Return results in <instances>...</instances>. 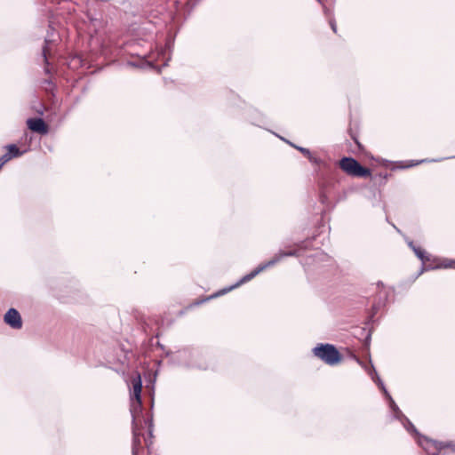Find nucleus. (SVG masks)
Masks as SVG:
<instances>
[{"label": "nucleus", "instance_id": "1", "mask_svg": "<svg viewBox=\"0 0 455 455\" xmlns=\"http://www.w3.org/2000/svg\"><path fill=\"white\" fill-rule=\"evenodd\" d=\"M299 250H291V251H279L270 260L259 264L251 273L243 276L235 284L220 291L213 297L223 295V294L232 291L233 289L239 287L243 283H245L251 281V279H253L256 275H258L262 271H264L267 268L275 266V264H277L278 262H280L284 257H299Z\"/></svg>", "mask_w": 455, "mask_h": 455}, {"label": "nucleus", "instance_id": "2", "mask_svg": "<svg viewBox=\"0 0 455 455\" xmlns=\"http://www.w3.org/2000/svg\"><path fill=\"white\" fill-rule=\"evenodd\" d=\"M312 353L315 357L331 366L339 364L342 360L340 353L331 344L320 343L312 349Z\"/></svg>", "mask_w": 455, "mask_h": 455}, {"label": "nucleus", "instance_id": "3", "mask_svg": "<svg viewBox=\"0 0 455 455\" xmlns=\"http://www.w3.org/2000/svg\"><path fill=\"white\" fill-rule=\"evenodd\" d=\"M198 353L196 351L185 348L178 351L172 356V361L177 364L188 368L206 369V366L196 362Z\"/></svg>", "mask_w": 455, "mask_h": 455}, {"label": "nucleus", "instance_id": "4", "mask_svg": "<svg viewBox=\"0 0 455 455\" xmlns=\"http://www.w3.org/2000/svg\"><path fill=\"white\" fill-rule=\"evenodd\" d=\"M339 167L347 174L353 177H368L371 175V171L363 167L355 159L352 157H343L339 161Z\"/></svg>", "mask_w": 455, "mask_h": 455}, {"label": "nucleus", "instance_id": "5", "mask_svg": "<svg viewBox=\"0 0 455 455\" xmlns=\"http://www.w3.org/2000/svg\"><path fill=\"white\" fill-rule=\"evenodd\" d=\"M132 393L131 395V412L133 417V419H135L136 413L140 411L141 409V389H142V382L140 375L138 374L136 377L132 378Z\"/></svg>", "mask_w": 455, "mask_h": 455}, {"label": "nucleus", "instance_id": "6", "mask_svg": "<svg viewBox=\"0 0 455 455\" xmlns=\"http://www.w3.org/2000/svg\"><path fill=\"white\" fill-rule=\"evenodd\" d=\"M418 443L428 455H437L443 449V442H436L424 436H419Z\"/></svg>", "mask_w": 455, "mask_h": 455}, {"label": "nucleus", "instance_id": "7", "mask_svg": "<svg viewBox=\"0 0 455 455\" xmlns=\"http://www.w3.org/2000/svg\"><path fill=\"white\" fill-rule=\"evenodd\" d=\"M387 399L389 400L390 409L393 411L395 417L403 422L404 427L408 432L414 433L415 435H418L419 434L413 424L402 413V411L399 410L398 406L395 404L392 397L390 396V398Z\"/></svg>", "mask_w": 455, "mask_h": 455}, {"label": "nucleus", "instance_id": "8", "mask_svg": "<svg viewBox=\"0 0 455 455\" xmlns=\"http://www.w3.org/2000/svg\"><path fill=\"white\" fill-rule=\"evenodd\" d=\"M4 322L10 327L20 330L22 327V320L20 313L15 308H10L4 315Z\"/></svg>", "mask_w": 455, "mask_h": 455}, {"label": "nucleus", "instance_id": "9", "mask_svg": "<svg viewBox=\"0 0 455 455\" xmlns=\"http://www.w3.org/2000/svg\"><path fill=\"white\" fill-rule=\"evenodd\" d=\"M28 127L36 132L45 134L48 132L47 126L42 118H29L27 121Z\"/></svg>", "mask_w": 455, "mask_h": 455}, {"label": "nucleus", "instance_id": "10", "mask_svg": "<svg viewBox=\"0 0 455 455\" xmlns=\"http://www.w3.org/2000/svg\"><path fill=\"white\" fill-rule=\"evenodd\" d=\"M408 245L423 264L430 260V255H428L422 248L414 245L412 241H409Z\"/></svg>", "mask_w": 455, "mask_h": 455}, {"label": "nucleus", "instance_id": "11", "mask_svg": "<svg viewBox=\"0 0 455 455\" xmlns=\"http://www.w3.org/2000/svg\"><path fill=\"white\" fill-rule=\"evenodd\" d=\"M7 153L12 155V157H19L23 155V151H20L15 144H9L6 147Z\"/></svg>", "mask_w": 455, "mask_h": 455}, {"label": "nucleus", "instance_id": "12", "mask_svg": "<svg viewBox=\"0 0 455 455\" xmlns=\"http://www.w3.org/2000/svg\"><path fill=\"white\" fill-rule=\"evenodd\" d=\"M128 64L130 66L140 67V68H153L154 67V65H153V63L151 61L145 60H140V63L131 61Z\"/></svg>", "mask_w": 455, "mask_h": 455}, {"label": "nucleus", "instance_id": "13", "mask_svg": "<svg viewBox=\"0 0 455 455\" xmlns=\"http://www.w3.org/2000/svg\"><path fill=\"white\" fill-rule=\"evenodd\" d=\"M133 435L132 455H138V447L140 445V441L137 436L135 430H133Z\"/></svg>", "mask_w": 455, "mask_h": 455}, {"label": "nucleus", "instance_id": "14", "mask_svg": "<svg viewBox=\"0 0 455 455\" xmlns=\"http://www.w3.org/2000/svg\"><path fill=\"white\" fill-rule=\"evenodd\" d=\"M290 145L292 146L293 148H295L296 149H298L299 152H301L307 158L310 156L311 152L309 151V149H307L306 148L295 146L292 143H290Z\"/></svg>", "mask_w": 455, "mask_h": 455}, {"label": "nucleus", "instance_id": "15", "mask_svg": "<svg viewBox=\"0 0 455 455\" xmlns=\"http://www.w3.org/2000/svg\"><path fill=\"white\" fill-rule=\"evenodd\" d=\"M12 159V155L5 153L4 156L0 157V166H4L7 162Z\"/></svg>", "mask_w": 455, "mask_h": 455}, {"label": "nucleus", "instance_id": "16", "mask_svg": "<svg viewBox=\"0 0 455 455\" xmlns=\"http://www.w3.org/2000/svg\"><path fill=\"white\" fill-rule=\"evenodd\" d=\"M12 159V155L5 153L4 156L0 157V166H4L7 162Z\"/></svg>", "mask_w": 455, "mask_h": 455}, {"label": "nucleus", "instance_id": "17", "mask_svg": "<svg viewBox=\"0 0 455 455\" xmlns=\"http://www.w3.org/2000/svg\"><path fill=\"white\" fill-rule=\"evenodd\" d=\"M355 361L357 362L358 364H360L362 367H363L365 369V371H367V373L370 376L373 375V371L371 370V365L370 367H366L365 364L357 357H355Z\"/></svg>", "mask_w": 455, "mask_h": 455}, {"label": "nucleus", "instance_id": "18", "mask_svg": "<svg viewBox=\"0 0 455 455\" xmlns=\"http://www.w3.org/2000/svg\"><path fill=\"white\" fill-rule=\"evenodd\" d=\"M371 370L373 371V375L371 376V379L378 385L379 384L380 378L379 377L373 364H371Z\"/></svg>", "mask_w": 455, "mask_h": 455}, {"label": "nucleus", "instance_id": "19", "mask_svg": "<svg viewBox=\"0 0 455 455\" xmlns=\"http://www.w3.org/2000/svg\"><path fill=\"white\" fill-rule=\"evenodd\" d=\"M371 370L373 371V375L371 376V379L378 385L379 384L380 378L379 377L373 364H371Z\"/></svg>", "mask_w": 455, "mask_h": 455}, {"label": "nucleus", "instance_id": "20", "mask_svg": "<svg viewBox=\"0 0 455 455\" xmlns=\"http://www.w3.org/2000/svg\"><path fill=\"white\" fill-rule=\"evenodd\" d=\"M371 370L373 371V375L371 376V379L378 385L379 384L380 378L379 377L373 364H371Z\"/></svg>", "mask_w": 455, "mask_h": 455}, {"label": "nucleus", "instance_id": "21", "mask_svg": "<svg viewBox=\"0 0 455 455\" xmlns=\"http://www.w3.org/2000/svg\"><path fill=\"white\" fill-rule=\"evenodd\" d=\"M371 370L373 371V375L371 376V379L378 385L379 384L380 378L379 377L373 364H371Z\"/></svg>", "mask_w": 455, "mask_h": 455}, {"label": "nucleus", "instance_id": "22", "mask_svg": "<svg viewBox=\"0 0 455 455\" xmlns=\"http://www.w3.org/2000/svg\"><path fill=\"white\" fill-rule=\"evenodd\" d=\"M49 41L45 40V45L43 48V55L44 58L45 62H47V56L49 54V47H48Z\"/></svg>", "mask_w": 455, "mask_h": 455}, {"label": "nucleus", "instance_id": "23", "mask_svg": "<svg viewBox=\"0 0 455 455\" xmlns=\"http://www.w3.org/2000/svg\"><path fill=\"white\" fill-rule=\"evenodd\" d=\"M378 387L383 391V393L387 398H390V395L387 392V390L386 389L385 385L382 380H379V384H378Z\"/></svg>", "mask_w": 455, "mask_h": 455}, {"label": "nucleus", "instance_id": "24", "mask_svg": "<svg viewBox=\"0 0 455 455\" xmlns=\"http://www.w3.org/2000/svg\"><path fill=\"white\" fill-rule=\"evenodd\" d=\"M378 387L383 391V393L387 398H390V395L387 392V390L386 389L385 385L382 380H379V384H378Z\"/></svg>", "mask_w": 455, "mask_h": 455}, {"label": "nucleus", "instance_id": "25", "mask_svg": "<svg viewBox=\"0 0 455 455\" xmlns=\"http://www.w3.org/2000/svg\"><path fill=\"white\" fill-rule=\"evenodd\" d=\"M308 160L314 164H322V160L318 157H315L312 154L310 155V156L308 157Z\"/></svg>", "mask_w": 455, "mask_h": 455}, {"label": "nucleus", "instance_id": "26", "mask_svg": "<svg viewBox=\"0 0 455 455\" xmlns=\"http://www.w3.org/2000/svg\"><path fill=\"white\" fill-rule=\"evenodd\" d=\"M443 449L449 448L455 451V442H452V441L445 442V443H443Z\"/></svg>", "mask_w": 455, "mask_h": 455}, {"label": "nucleus", "instance_id": "27", "mask_svg": "<svg viewBox=\"0 0 455 455\" xmlns=\"http://www.w3.org/2000/svg\"><path fill=\"white\" fill-rule=\"evenodd\" d=\"M444 267H452V268H455V260L451 261L449 264H446Z\"/></svg>", "mask_w": 455, "mask_h": 455}, {"label": "nucleus", "instance_id": "28", "mask_svg": "<svg viewBox=\"0 0 455 455\" xmlns=\"http://www.w3.org/2000/svg\"><path fill=\"white\" fill-rule=\"evenodd\" d=\"M427 160H421L419 162H417V163H411V164L407 165V167H411V166H414V165H417L419 163H424L426 162Z\"/></svg>", "mask_w": 455, "mask_h": 455}, {"label": "nucleus", "instance_id": "29", "mask_svg": "<svg viewBox=\"0 0 455 455\" xmlns=\"http://www.w3.org/2000/svg\"><path fill=\"white\" fill-rule=\"evenodd\" d=\"M331 29L336 32V24L333 22V21H331Z\"/></svg>", "mask_w": 455, "mask_h": 455}, {"label": "nucleus", "instance_id": "30", "mask_svg": "<svg viewBox=\"0 0 455 455\" xmlns=\"http://www.w3.org/2000/svg\"><path fill=\"white\" fill-rule=\"evenodd\" d=\"M424 271H425V267H422V268H421V270H420V272H419V275H420V274H422Z\"/></svg>", "mask_w": 455, "mask_h": 455}, {"label": "nucleus", "instance_id": "31", "mask_svg": "<svg viewBox=\"0 0 455 455\" xmlns=\"http://www.w3.org/2000/svg\"><path fill=\"white\" fill-rule=\"evenodd\" d=\"M318 2H320V0H317Z\"/></svg>", "mask_w": 455, "mask_h": 455}, {"label": "nucleus", "instance_id": "32", "mask_svg": "<svg viewBox=\"0 0 455 455\" xmlns=\"http://www.w3.org/2000/svg\"><path fill=\"white\" fill-rule=\"evenodd\" d=\"M2 168V166H0V169Z\"/></svg>", "mask_w": 455, "mask_h": 455}]
</instances>
